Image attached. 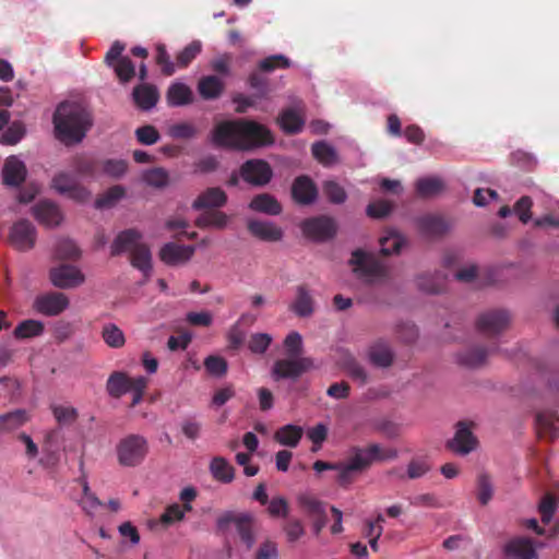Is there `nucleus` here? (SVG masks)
Returning <instances> with one entry per match:
<instances>
[{"instance_id": "f257e3e1", "label": "nucleus", "mask_w": 559, "mask_h": 559, "mask_svg": "<svg viewBox=\"0 0 559 559\" xmlns=\"http://www.w3.org/2000/svg\"><path fill=\"white\" fill-rule=\"evenodd\" d=\"M210 143L216 148L253 152L274 144L271 130L249 119L217 122L209 134Z\"/></svg>"}, {"instance_id": "f03ea898", "label": "nucleus", "mask_w": 559, "mask_h": 559, "mask_svg": "<svg viewBox=\"0 0 559 559\" xmlns=\"http://www.w3.org/2000/svg\"><path fill=\"white\" fill-rule=\"evenodd\" d=\"M52 122L56 139L67 146L82 142L93 124L86 107H56Z\"/></svg>"}, {"instance_id": "7ed1b4c3", "label": "nucleus", "mask_w": 559, "mask_h": 559, "mask_svg": "<svg viewBox=\"0 0 559 559\" xmlns=\"http://www.w3.org/2000/svg\"><path fill=\"white\" fill-rule=\"evenodd\" d=\"M294 62L283 53L270 55L257 63L246 80V85L250 95L258 100H266L273 88L267 78L276 69H288Z\"/></svg>"}, {"instance_id": "20e7f679", "label": "nucleus", "mask_w": 559, "mask_h": 559, "mask_svg": "<svg viewBox=\"0 0 559 559\" xmlns=\"http://www.w3.org/2000/svg\"><path fill=\"white\" fill-rule=\"evenodd\" d=\"M148 453L147 439L139 433H130L121 438L116 447L118 463L123 467L141 465Z\"/></svg>"}, {"instance_id": "39448f33", "label": "nucleus", "mask_w": 559, "mask_h": 559, "mask_svg": "<svg viewBox=\"0 0 559 559\" xmlns=\"http://www.w3.org/2000/svg\"><path fill=\"white\" fill-rule=\"evenodd\" d=\"M349 264L354 266V273L367 284L382 282L389 276L386 265L361 249L353 251Z\"/></svg>"}, {"instance_id": "423d86ee", "label": "nucleus", "mask_w": 559, "mask_h": 559, "mask_svg": "<svg viewBox=\"0 0 559 559\" xmlns=\"http://www.w3.org/2000/svg\"><path fill=\"white\" fill-rule=\"evenodd\" d=\"M352 456L347 460L348 469L356 473L367 469L373 462L395 460L399 456L397 450L389 448L383 450L380 444L372 443L368 448H352Z\"/></svg>"}, {"instance_id": "0eeeda50", "label": "nucleus", "mask_w": 559, "mask_h": 559, "mask_svg": "<svg viewBox=\"0 0 559 559\" xmlns=\"http://www.w3.org/2000/svg\"><path fill=\"white\" fill-rule=\"evenodd\" d=\"M230 524L235 525L240 540L250 550L255 544L252 515L250 513L237 514L234 511H225L216 520V528L219 532L227 531Z\"/></svg>"}, {"instance_id": "6e6552de", "label": "nucleus", "mask_w": 559, "mask_h": 559, "mask_svg": "<svg viewBox=\"0 0 559 559\" xmlns=\"http://www.w3.org/2000/svg\"><path fill=\"white\" fill-rule=\"evenodd\" d=\"M314 367V361L311 357H286L273 364L271 377L274 381H296Z\"/></svg>"}, {"instance_id": "1a4fd4ad", "label": "nucleus", "mask_w": 559, "mask_h": 559, "mask_svg": "<svg viewBox=\"0 0 559 559\" xmlns=\"http://www.w3.org/2000/svg\"><path fill=\"white\" fill-rule=\"evenodd\" d=\"M302 234L316 242H325L333 239L337 233L336 221L326 215L307 218L301 223Z\"/></svg>"}, {"instance_id": "9d476101", "label": "nucleus", "mask_w": 559, "mask_h": 559, "mask_svg": "<svg viewBox=\"0 0 559 559\" xmlns=\"http://www.w3.org/2000/svg\"><path fill=\"white\" fill-rule=\"evenodd\" d=\"M509 322V311L504 309H493L478 316L476 329L487 336H498L508 328Z\"/></svg>"}, {"instance_id": "9b49d317", "label": "nucleus", "mask_w": 559, "mask_h": 559, "mask_svg": "<svg viewBox=\"0 0 559 559\" xmlns=\"http://www.w3.org/2000/svg\"><path fill=\"white\" fill-rule=\"evenodd\" d=\"M240 176L243 181L252 186L262 187L271 181L273 170L264 159L253 158L246 160L241 165Z\"/></svg>"}, {"instance_id": "f8f14e48", "label": "nucleus", "mask_w": 559, "mask_h": 559, "mask_svg": "<svg viewBox=\"0 0 559 559\" xmlns=\"http://www.w3.org/2000/svg\"><path fill=\"white\" fill-rule=\"evenodd\" d=\"M69 306L70 300L68 296L59 292L38 295L33 302L34 310L46 317H57L67 310Z\"/></svg>"}, {"instance_id": "ddd939ff", "label": "nucleus", "mask_w": 559, "mask_h": 559, "mask_svg": "<svg viewBox=\"0 0 559 559\" xmlns=\"http://www.w3.org/2000/svg\"><path fill=\"white\" fill-rule=\"evenodd\" d=\"M51 284L61 289H69L84 283L85 276L79 267L71 264H61L49 272Z\"/></svg>"}, {"instance_id": "4468645a", "label": "nucleus", "mask_w": 559, "mask_h": 559, "mask_svg": "<svg viewBox=\"0 0 559 559\" xmlns=\"http://www.w3.org/2000/svg\"><path fill=\"white\" fill-rule=\"evenodd\" d=\"M9 240L15 249L28 251L35 246L36 228L28 219H20L12 225Z\"/></svg>"}, {"instance_id": "2eb2a0df", "label": "nucleus", "mask_w": 559, "mask_h": 559, "mask_svg": "<svg viewBox=\"0 0 559 559\" xmlns=\"http://www.w3.org/2000/svg\"><path fill=\"white\" fill-rule=\"evenodd\" d=\"M414 222L418 231L428 238L442 237L452 228L451 222L438 214H424L415 217Z\"/></svg>"}, {"instance_id": "dca6fc26", "label": "nucleus", "mask_w": 559, "mask_h": 559, "mask_svg": "<svg viewBox=\"0 0 559 559\" xmlns=\"http://www.w3.org/2000/svg\"><path fill=\"white\" fill-rule=\"evenodd\" d=\"M535 543L527 537H515L507 542L502 548V559H537Z\"/></svg>"}, {"instance_id": "f3484780", "label": "nucleus", "mask_w": 559, "mask_h": 559, "mask_svg": "<svg viewBox=\"0 0 559 559\" xmlns=\"http://www.w3.org/2000/svg\"><path fill=\"white\" fill-rule=\"evenodd\" d=\"M32 214L39 224L48 228L59 226L63 218L59 206L50 200H40L34 204Z\"/></svg>"}, {"instance_id": "a211bd4d", "label": "nucleus", "mask_w": 559, "mask_h": 559, "mask_svg": "<svg viewBox=\"0 0 559 559\" xmlns=\"http://www.w3.org/2000/svg\"><path fill=\"white\" fill-rule=\"evenodd\" d=\"M226 84L217 74L202 75L197 84V92L204 102H214L219 99L225 93Z\"/></svg>"}, {"instance_id": "6ab92c4d", "label": "nucleus", "mask_w": 559, "mask_h": 559, "mask_svg": "<svg viewBox=\"0 0 559 559\" xmlns=\"http://www.w3.org/2000/svg\"><path fill=\"white\" fill-rule=\"evenodd\" d=\"M195 247L191 245L165 243L159 250V259L167 265H178L191 260Z\"/></svg>"}, {"instance_id": "aec40b11", "label": "nucleus", "mask_w": 559, "mask_h": 559, "mask_svg": "<svg viewBox=\"0 0 559 559\" xmlns=\"http://www.w3.org/2000/svg\"><path fill=\"white\" fill-rule=\"evenodd\" d=\"M476 444V438L469 427L463 421L457 423L454 437L447 443L449 449L460 455L471 453L475 450Z\"/></svg>"}, {"instance_id": "412c9836", "label": "nucleus", "mask_w": 559, "mask_h": 559, "mask_svg": "<svg viewBox=\"0 0 559 559\" xmlns=\"http://www.w3.org/2000/svg\"><path fill=\"white\" fill-rule=\"evenodd\" d=\"M3 183L9 187L21 186L27 175L25 164L15 155L9 156L1 170Z\"/></svg>"}, {"instance_id": "4be33fe9", "label": "nucleus", "mask_w": 559, "mask_h": 559, "mask_svg": "<svg viewBox=\"0 0 559 559\" xmlns=\"http://www.w3.org/2000/svg\"><path fill=\"white\" fill-rule=\"evenodd\" d=\"M292 197L299 204H312L318 199L317 186L308 176H299L293 182Z\"/></svg>"}, {"instance_id": "5701e85b", "label": "nucleus", "mask_w": 559, "mask_h": 559, "mask_svg": "<svg viewBox=\"0 0 559 559\" xmlns=\"http://www.w3.org/2000/svg\"><path fill=\"white\" fill-rule=\"evenodd\" d=\"M227 194L222 188L211 187L205 189L193 200L191 207L194 211L219 209L227 203Z\"/></svg>"}, {"instance_id": "b1692460", "label": "nucleus", "mask_w": 559, "mask_h": 559, "mask_svg": "<svg viewBox=\"0 0 559 559\" xmlns=\"http://www.w3.org/2000/svg\"><path fill=\"white\" fill-rule=\"evenodd\" d=\"M247 227L252 236L263 241H280L284 236L283 229L269 221L249 219Z\"/></svg>"}, {"instance_id": "393cba45", "label": "nucleus", "mask_w": 559, "mask_h": 559, "mask_svg": "<svg viewBox=\"0 0 559 559\" xmlns=\"http://www.w3.org/2000/svg\"><path fill=\"white\" fill-rule=\"evenodd\" d=\"M141 239L142 234L135 228H128L120 231L110 246L111 255H120L127 251L132 253L138 246L142 245L140 242Z\"/></svg>"}, {"instance_id": "a878e982", "label": "nucleus", "mask_w": 559, "mask_h": 559, "mask_svg": "<svg viewBox=\"0 0 559 559\" xmlns=\"http://www.w3.org/2000/svg\"><path fill=\"white\" fill-rule=\"evenodd\" d=\"M277 122L282 131L286 134L299 133L304 126L305 119L297 107H286L277 118Z\"/></svg>"}, {"instance_id": "bb28decb", "label": "nucleus", "mask_w": 559, "mask_h": 559, "mask_svg": "<svg viewBox=\"0 0 559 559\" xmlns=\"http://www.w3.org/2000/svg\"><path fill=\"white\" fill-rule=\"evenodd\" d=\"M488 356V349L484 346H474L456 354V362L467 369H476L483 366Z\"/></svg>"}, {"instance_id": "cd10ccee", "label": "nucleus", "mask_w": 559, "mask_h": 559, "mask_svg": "<svg viewBox=\"0 0 559 559\" xmlns=\"http://www.w3.org/2000/svg\"><path fill=\"white\" fill-rule=\"evenodd\" d=\"M290 310L300 318H308L313 313L314 301L306 286L299 285L296 287V298L290 305Z\"/></svg>"}, {"instance_id": "c85d7f7f", "label": "nucleus", "mask_w": 559, "mask_h": 559, "mask_svg": "<svg viewBox=\"0 0 559 559\" xmlns=\"http://www.w3.org/2000/svg\"><path fill=\"white\" fill-rule=\"evenodd\" d=\"M368 356L371 364L380 368L390 367L394 360L392 347L383 340H379L370 346Z\"/></svg>"}, {"instance_id": "c756f323", "label": "nucleus", "mask_w": 559, "mask_h": 559, "mask_svg": "<svg viewBox=\"0 0 559 559\" xmlns=\"http://www.w3.org/2000/svg\"><path fill=\"white\" fill-rule=\"evenodd\" d=\"M556 420L559 421V416L552 411L539 412L535 417V425L537 432L540 437H548L556 439L559 437V427L556 426Z\"/></svg>"}, {"instance_id": "7c9ffc66", "label": "nucleus", "mask_w": 559, "mask_h": 559, "mask_svg": "<svg viewBox=\"0 0 559 559\" xmlns=\"http://www.w3.org/2000/svg\"><path fill=\"white\" fill-rule=\"evenodd\" d=\"M416 283L420 292L430 295H437L443 292L447 283V275L442 272L423 274L417 276Z\"/></svg>"}, {"instance_id": "2f4dec72", "label": "nucleus", "mask_w": 559, "mask_h": 559, "mask_svg": "<svg viewBox=\"0 0 559 559\" xmlns=\"http://www.w3.org/2000/svg\"><path fill=\"white\" fill-rule=\"evenodd\" d=\"M313 157L324 167H332L338 163V153L329 142L317 141L311 146Z\"/></svg>"}, {"instance_id": "473e14b6", "label": "nucleus", "mask_w": 559, "mask_h": 559, "mask_svg": "<svg viewBox=\"0 0 559 559\" xmlns=\"http://www.w3.org/2000/svg\"><path fill=\"white\" fill-rule=\"evenodd\" d=\"M193 102V92L191 87L182 81H176L168 87V105H191Z\"/></svg>"}, {"instance_id": "72a5a7b5", "label": "nucleus", "mask_w": 559, "mask_h": 559, "mask_svg": "<svg viewBox=\"0 0 559 559\" xmlns=\"http://www.w3.org/2000/svg\"><path fill=\"white\" fill-rule=\"evenodd\" d=\"M209 469L213 478L223 484H229L234 480L235 469L223 456H214L210 462Z\"/></svg>"}, {"instance_id": "f704fd0d", "label": "nucleus", "mask_w": 559, "mask_h": 559, "mask_svg": "<svg viewBox=\"0 0 559 559\" xmlns=\"http://www.w3.org/2000/svg\"><path fill=\"white\" fill-rule=\"evenodd\" d=\"M134 105H157L159 102L158 88L145 82L138 84L132 91Z\"/></svg>"}, {"instance_id": "c9c22d12", "label": "nucleus", "mask_w": 559, "mask_h": 559, "mask_svg": "<svg viewBox=\"0 0 559 559\" xmlns=\"http://www.w3.org/2000/svg\"><path fill=\"white\" fill-rule=\"evenodd\" d=\"M249 207L259 213L267 215H278L282 212V206L277 200L269 193H260L255 195L249 203Z\"/></svg>"}, {"instance_id": "e433bc0d", "label": "nucleus", "mask_w": 559, "mask_h": 559, "mask_svg": "<svg viewBox=\"0 0 559 559\" xmlns=\"http://www.w3.org/2000/svg\"><path fill=\"white\" fill-rule=\"evenodd\" d=\"M302 427L287 424L277 429L274 438L284 447L296 448L302 438Z\"/></svg>"}, {"instance_id": "4c0bfd02", "label": "nucleus", "mask_w": 559, "mask_h": 559, "mask_svg": "<svg viewBox=\"0 0 559 559\" xmlns=\"http://www.w3.org/2000/svg\"><path fill=\"white\" fill-rule=\"evenodd\" d=\"M131 390V380L124 372H112L106 383V391L109 396L118 399Z\"/></svg>"}, {"instance_id": "58836bf2", "label": "nucleus", "mask_w": 559, "mask_h": 559, "mask_svg": "<svg viewBox=\"0 0 559 559\" xmlns=\"http://www.w3.org/2000/svg\"><path fill=\"white\" fill-rule=\"evenodd\" d=\"M131 265L139 270L145 277L152 273V253L150 248L142 243L131 253Z\"/></svg>"}, {"instance_id": "ea45409f", "label": "nucleus", "mask_w": 559, "mask_h": 559, "mask_svg": "<svg viewBox=\"0 0 559 559\" xmlns=\"http://www.w3.org/2000/svg\"><path fill=\"white\" fill-rule=\"evenodd\" d=\"M406 240L404 236L396 230H388L384 236L380 238V252L384 255L399 253L405 246Z\"/></svg>"}, {"instance_id": "a19ab883", "label": "nucleus", "mask_w": 559, "mask_h": 559, "mask_svg": "<svg viewBox=\"0 0 559 559\" xmlns=\"http://www.w3.org/2000/svg\"><path fill=\"white\" fill-rule=\"evenodd\" d=\"M229 223V216L221 211L207 212L195 219L199 228L224 229Z\"/></svg>"}, {"instance_id": "79ce46f5", "label": "nucleus", "mask_w": 559, "mask_h": 559, "mask_svg": "<svg viewBox=\"0 0 559 559\" xmlns=\"http://www.w3.org/2000/svg\"><path fill=\"white\" fill-rule=\"evenodd\" d=\"M124 197V187L120 185L112 186L105 193H103L95 200L94 206L97 210L110 209Z\"/></svg>"}, {"instance_id": "37998d69", "label": "nucleus", "mask_w": 559, "mask_h": 559, "mask_svg": "<svg viewBox=\"0 0 559 559\" xmlns=\"http://www.w3.org/2000/svg\"><path fill=\"white\" fill-rule=\"evenodd\" d=\"M28 420L25 409L17 408L0 415V430L10 431L23 426Z\"/></svg>"}, {"instance_id": "c03bdc74", "label": "nucleus", "mask_w": 559, "mask_h": 559, "mask_svg": "<svg viewBox=\"0 0 559 559\" xmlns=\"http://www.w3.org/2000/svg\"><path fill=\"white\" fill-rule=\"evenodd\" d=\"M44 333V323L39 320L28 319L20 322L13 335L15 338H29Z\"/></svg>"}, {"instance_id": "a18cd8bd", "label": "nucleus", "mask_w": 559, "mask_h": 559, "mask_svg": "<svg viewBox=\"0 0 559 559\" xmlns=\"http://www.w3.org/2000/svg\"><path fill=\"white\" fill-rule=\"evenodd\" d=\"M443 181L438 177H423L416 182V191L420 197H432L441 192Z\"/></svg>"}, {"instance_id": "49530a36", "label": "nucleus", "mask_w": 559, "mask_h": 559, "mask_svg": "<svg viewBox=\"0 0 559 559\" xmlns=\"http://www.w3.org/2000/svg\"><path fill=\"white\" fill-rule=\"evenodd\" d=\"M202 43L199 39L192 40L176 57L179 68H187L202 51Z\"/></svg>"}, {"instance_id": "de8ad7c7", "label": "nucleus", "mask_w": 559, "mask_h": 559, "mask_svg": "<svg viewBox=\"0 0 559 559\" xmlns=\"http://www.w3.org/2000/svg\"><path fill=\"white\" fill-rule=\"evenodd\" d=\"M104 342L111 348H120L126 343V337L120 328L115 323L105 324L102 331Z\"/></svg>"}, {"instance_id": "09e8293b", "label": "nucleus", "mask_w": 559, "mask_h": 559, "mask_svg": "<svg viewBox=\"0 0 559 559\" xmlns=\"http://www.w3.org/2000/svg\"><path fill=\"white\" fill-rule=\"evenodd\" d=\"M322 191L333 204H343L347 200L345 189L335 180H325L322 183Z\"/></svg>"}, {"instance_id": "8fccbe9b", "label": "nucleus", "mask_w": 559, "mask_h": 559, "mask_svg": "<svg viewBox=\"0 0 559 559\" xmlns=\"http://www.w3.org/2000/svg\"><path fill=\"white\" fill-rule=\"evenodd\" d=\"M25 134L26 128L24 123L15 121L1 133L0 142L4 145H15L24 138Z\"/></svg>"}, {"instance_id": "3c124183", "label": "nucleus", "mask_w": 559, "mask_h": 559, "mask_svg": "<svg viewBox=\"0 0 559 559\" xmlns=\"http://www.w3.org/2000/svg\"><path fill=\"white\" fill-rule=\"evenodd\" d=\"M76 183V175L68 171L56 174L51 180V187L62 195L67 194Z\"/></svg>"}, {"instance_id": "603ef678", "label": "nucleus", "mask_w": 559, "mask_h": 559, "mask_svg": "<svg viewBox=\"0 0 559 559\" xmlns=\"http://www.w3.org/2000/svg\"><path fill=\"white\" fill-rule=\"evenodd\" d=\"M493 496V485L487 473H481L477 477V500L481 506L489 503Z\"/></svg>"}, {"instance_id": "864d4df0", "label": "nucleus", "mask_w": 559, "mask_h": 559, "mask_svg": "<svg viewBox=\"0 0 559 559\" xmlns=\"http://www.w3.org/2000/svg\"><path fill=\"white\" fill-rule=\"evenodd\" d=\"M75 175L81 178H95L97 175L98 163L94 158L80 157L72 164Z\"/></svg>"}, {"instance_id": "5fc2aeb1", "label": "nucleus", "mask_w": 559, "mask_h": 559, "mask_svg": "<svg viewBox=\"0 0 559 559\" xmlns=\"http://www.w3.org/2000/svg\"><path fill=\"white\" fill-rule=\"evenodd\" d=\"M204 367L209 374L221 378L226 374L228 364L225 358L217 355H210L204 359Z\"/></svg>"}, {"instance_id": "6e6d98bb", "label": "nucleus", "mask_w": 559, "mask_h": 559, "mask_svg": "<svg viewBox=\"0 0 559 559\" xmlns=\"http://www.w3.org/2000/svg\"><path fill=\"white\" fill-rule=\"evenodd\" d=\"M146 185L154 188H165L168 185L169 176L166 169L157 167L148 169L143 174Z\"/></svg>"}, {"instance_id": "4d7b16f0", "label": "nucleus", "mask_w": 559, "mask_h": 559, "mask_svg": "<svg viewBox=\"0 0 559 559\" xmlns=\"http://www.w3.org/2000/svg\"><path fill=\"white\" fill-rule=\"evenodd\" d=\"M283 344L287 357H301L304 343L299 332H289L284 338Z\"/></svg>"}, {"instance_id": "13d9d810", "label": "nucleus", "mask_w": 559, "mask_h": 559, "mask_svg": "<svg viewBox=\"0 0 559 559\" xmlns=\"http://www.w3.org/2000/svg\"><path fill=\"white\" fill-rule=\"evenodd\" d=\"M121 83L129 82L135 75V66L129 57H123L111 67Z\"/></svg>"}, {"instance_id": "bf43d9fd", "label": "nucleus", "mask_w": 559, "mask_h": 559, "mask_svg": "<svg viewBox=\"0 0 559 559\" xmlns=\"http://www.w3.org/2000/svg\"><path fill=\"white\" fill-rule=\"evenodd\" d=\"M180 429L188 440L195 441L201 436L203 425L195 416H190L181 420Z\"/></svg>"}, {"instance_id": "052dcab7", "label": "nucleus", "mask_w": 559, "mask_h": 559, "mask_svg": "<svg viewBox=\"0 0 559 559\" xmlns=\"http://www.w3.org/2000/svg\"><path fill=\"white\" fill-rule=\"evenodd\" d=\"M298 502L311 516L322 515L326 512L325 503L310 495L299 496Z\"/></svg>"}, {"instance_id": "680f3d73", "label": "nucleus", "mask_w": 559, "mask_h": 559, "mask_svg": "<svg viewBox=\"0 0 559 559\" xmlns=\"http://www.w3.org/2000/svg\"><path fill=\"white\" fill-rule=\"evenodd\" d=\"M533 200L528 195L521 197L513 205V214H515L520 222L527 224L532 219Z\"/></svg>"}, {"instance_id": "e2e57ef3", "label": "nucleus", "mask_w": 559, "mask_h": 559, "mask_svg": "<svg viewBox=\"0 0 559 559\" xmlns=\"http://www.w3.org/2000/svg\"><path fill=\"white\" fill-rule=\"evenodd\" d=\"M128 169V164L124 159L109 158L103 164V171L106 176L120 179L124 176Z\"/></svg>"}, {"instance_id": "0e129e2a", "label": "nucleus", "mask_w": 559, "mask_h": 559, "mask_svg": "<svg viewBox=\"0 0 559 559\" xmlns=\"http://www.w3.org/2000/svg\"><path fill=\"white\" fill-rule=\"evenodd\" d=\"M218 167H219L218 158L213 154H209L193 163V174H195V175L211 174V173L216 171L218 169Z\"/></svg>"}, {"instance_id": "69168bd1", "label": "nucleus", "mask_w": 559, "mask_h": 559, "mask_svg": "<svg viewBox=\"0 0 559 559\" xmlns=\"http://www.w3.org/2000/svg\"><path fill=\"white\" fill-rule=\"evenodd\" d=\"M272 343L269 333H254L248 342V348L252 354L263 355Z\"/></svg>"}, {"instance_id": "338daca9", "label": "nucleus", "mask_w": 559, "mask_h": 559, "mask_svg": "<svg viewBox=\"0 0 559 559\" xmlns=\"http://www.w3.org/2000/svg\"><path fill=\"white\" fill-rule=\"evenodd\" d=\"M431 468L427 459H416L407 464L406 474L409 479H417L429 473Z\"/></svg>"}, {"instance_id": "774afa93", "label": "nucleus", "mask_w": 559, "mask_h": 559, "mask_svg": "<svg viewBox=\"0 0 559 559\" xmlns=\"http://www.w3.org/2000/svg\"><path fill=\"white\" fill-rule=\"evenodd\" d=\"M280 549L275 542L264 540L262 542L254 555L253 559H278Z\"/></svg>"}]
</instances>
